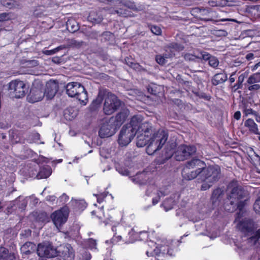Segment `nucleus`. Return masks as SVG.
<instances>
[{
    "label": "nucleus",
    "instance_id": "26",
    "mask_svg": "<svg viewBox=\"0 0 260 260\" xmlns=\"http://www.w3.org/2000/svg\"><path fill=\"white\" fill-rule=\"evenodd\" d=\"M244 125L248 128L250 132L255 135H260L257 125L253 119L248 118L245 121Z\"/></svg>",
    "mask_w": 260,
    "mask_h": 260
},
{
    "label": "nucleus",
    "instance_id": "16",
    "mask_svg": "<svg viewBox=\"0 0 260 260\" xmlns=\"http://www.w3.org/2000/svg\"><path fill=\"white\" fill-rule=\"evenodd\" d=\"M103 110L106 115H111L114 113V94L111 93L105 99Z\"/></svg>",
    "mask_w": 260,
    "mask_h": 260
},
{
    "label": "nucleus",
    "instance_id": "61",
    "mask_svg": "<svg viewBox=\"0 0 260 260\" xmlns=\"http://www.w3.org/2000/svg\"><path fill=\"white\" fill-rule=\"evenodd\" d=\"M259 67H260V61L256 63L252 68L253 71L256 70Z\"/></svg>",
    "mask_w": 260,
    "mask_h": 260
},
{
    "label": "nucleus",
    "instance_id": "37",
    "mask_svg": "<svg viewBox=\"0 0 260 260\" xmlns=\"http://www.w3.org/2000/svg\"><path fill=\"white\" fill-rule=\"evenodd\" d=\"M211 57L212 56L209 53L206 52H201L197 54V58L209 61Z\"/></svg>",
    "mask_w": 260,
    "mask_h": 260
},
{
    "label": "nucleus",
    "instance_id": "42",
    "mask_svg": "<svg viewBox=\"0 0 260 260\" xmlns=\"http://www.w3.org/2000/svg\"><path fill=\"white\" fill-rule=\"evenodd\" d=\"M197 54L194 53V54H192L191 53H186L184 55V58L186 60H194L196 58H197Z\"/></svg>",
    "mask_w": 260,
    "mask_h": 260
},
{
    "label": "nucleus",
    "instance_id": "1",
    "mask_svg": "<svg viewBox=\"0 0 260 260\" xmlns=\"http://www.w3.org/2000/svg\"><path fill=\"white\" fill-rule=\"evenodd\" d=\"M137 133V146L143 147L148 144L146 152L149 155L161 148L168 138L164 132L156 131L149 122H145Z\"/></svg>",
    "mask_w": 260,
    "mask_h": 260
},
{
    "label": "nucleus",
    "instance_id": "3",
    "mask_svg": "<svg viewBox=\"0 0 260 260\" xmlns=\"http://www.w3.org/2000/svg\"><path fill=\"white\" fill-rule=\"evenodd\" d=\"M221 177V169L218 165L205 167L202 169V173L200 178L203 183L201 186L202 190L209 189L215 183L218 181Z\"/></svg>",
    "mask_w": 260,
    "mask_h": 260
},
{
    "label": "nucleus",
    "instance_id": "25",
    "mask_svg": "<svg viewBox=\"0 0 260 260\" xmlns=\"http://www.w3.org/2000/svg\"><path fill=\"white\" fill-rule=\"evenodd\" d=\"M88 20L93 23H100L103 21V18L101 13L91 11L88 15Z\"/></svg>",
    "mask_w": 260,
    "mask_h": 260
},
{
    "label": "nucleus",
    "instance_id": "38",
    "mask_svg": "<svg viewBox=\"0 0 260 260\" xmlns=\"http://www.w3.org/2000/svg\"><path fill=\"white\" fill-rule=\"evenodd\" d=\"M108 194V192L104 191L99 194H94V196L96 197L97 202L100 204L104 201V199L107 196Z\"/></svg>",
    "mask_w": 260,
    "mask_h": 260
},
{
    "label": "nucleus",
    "instance_id": "5",
    "mask_svg": "<svg viewBox=\"0 0 260 260\" xmlns=\"http://www.w3.org/2000/svg\"><path fill=\"white\" fill-rule=\"evenodd\" d=\"M69 214L70 209L67 205H65L51 214L52 221L57 229H60L67 222Z\"/></svg>",
    "mask_w": 260,
    "mask_h": 260
},
{
    "label": "nucleus",
    "instance_id": "47",
    "mask_svg": "<svg viewBox=\"0 0 260 260\" xmlns=\"http://www.w3.org/2000/svg\"><path fill=\"white\" fill-rule=\"evenodd\" d=\"M25 63V66L28 68L36 67L38 64V61L35 60L26 61Z\"/></svg>",
    "mask_w": 260,
    "mask_h": 260
},
{
    "label": "nucleus",
    "instance_id": "64",
    "mask_svg": "<svg viewBox=\"0 0 260 260\" xmlns=\"http://www.w3.org/2000/svg\"><path fill=\"white\" fill-rule=\"evenodd\" d=\"M244 79V76L243 75H241L238 78V81H243Z\"/></svg>",
    "mask_w": 260,
    "mask_h": 260
},
{
    "label": "nucleus",
    "instance_id": "10",
    "mask_svg": "<svg viewBox=\"0 0 260 260\" xmlns=\"http://www.w3.org/2000/svg\"><path fill=\"white\" fill-rule=\"evenodd\" d=\"M118 107H121V109L116 113L115 117V125L120 126L125 120L129 114L128 109L124 107V104L121 102L117 98L115 97V111H116Z\"/></svg>",
    "mask_w": 260,
    "mask_h": 260
},
{
    "label": "nucleus",
    "instance_id": "21",
    "mask_svg": "<svg viewBox=\"0 0 260 260\" xmlns=\"http://www.w3.org/2000/svg\"><path fill=\"white\" fill-rule=\"evenodd\" d=\"M202 173V170L196 169L194 171L188 172L186 169H184L182 173L183 178L188 180L194 179Z\"/></svg>",
    "mask_w": 260,
    "mask_h": 260
},
{
    "label": "nucleus",
    "instance_id": "8",
    "mask_svg": "<svg viewBox=\"0 0 260 260\" xmlns=\"http://www.w3.org/2000/svg\"><path fill=\"white\" fill-rule=\"evenodd\" d=\"M44 97L42 85L39 82H32V85L27 95V101L35 103L41 101Z\"/></svg>",
    "mask_w": 260,
    "mask_h": 260
},
{
    "label": "nucleus",
    "instance_id": "62",
    "mask_svg": "<svg viewBox=\"0 0 260 260\" xmlns=\"http://www.w3.org/2000/svg\"><path fill=\"white\" fill-rule=\"evenodd\" d=\"M25 235H31V231L30 230H24Z\"/></svg>",
    "mask_w": 260,
    "mask_h": 260
},
{
    "label": "nucleus",
    "instance_id": "23",
    "mask_svg": "<svg viewBox=\"0 0 260 260\" xmlns=\"http://www.w3.org/2000/svg\"><path fill=\"white\" fill-rule=\"evenodd\" d=\"M52 173L51 168L49 166L42 167L37 175L38 179H46L49 177Z\"/></svg>",
    "mask_w": 260,
    "mask_h": 260
},
{
    "label": "nucleus",
    "instance_id": "41",
    "mask_svg": "<svg viewBox=\"0 0 260 260\" xmlns=\"http://www.w3.org/2000/svg\"><path fill=\"white\" fill-rule=\"evenodd\" d=\"M150 29L151 32L156 35H160L161 33V30L160 28L156 25L150 26Z\"/></svg>",
    "mask_w": 260,
    "mask_h": 260
},
{
    "label": "nucleus",
    "instance_id": "13",
    "mask_svg": "<svg viewBox=\"0 0 260 260\" xmlns=\"http://www.w3.org/2000/svg\"><path fill=\"white\" fill-rule=\"evenodd\" d=\"M243 216V215L237 221L235 220V222H238L237 224V228L238 230L241 232L246 233L250 232L254 229V223L252 220L249 218H245L240 220L239 221V220Z\"/></svg>",
    "mask_w": 260,
    "mask_h": 260
},
{
    "label": "nucleus",
    "instance_id": "57",
    "mask_svg": "<svg viewBox=\"0 0 260 260\" xmlns=\"http://www.w3.org/2000/svg\"><path fill=\"white\" fill-rule=\"evenodd\" d=\"M119 173L123 175L127 176L129 175V172L126 169H120L118 170Z\"/></svg>",
    "mask_w": 260,
    "mask_h": 260
},
{
    "label": "nucleus",
    "instance_id": "44",
    "mask_svg": "<svg viewBox=\"0 0 260 260\" xmlns=\"http://www.w3.org/2000/svg\"><path fill=\"white\" fill-rule=\"evenodd\" d=\"M69 200V197L64 193L59 198V202L61 205L64 204Z\"/></svg>",
    "mask_w": 260,
    "mask_h": 260
},
{
    "label": "nucleus",
    "instance_id": "19",
    "mask_svg": "<svg viewBox=\"0 0 260 260\" xmlns=\"http://www.w3.org/2000/svg\"><path fill=\"white\" fill-rule=\"evenodd\" d=\"M16 253L9 252L7 248L3 246L0 247V260H16Z\"/></svg>",
    "mask_w": 260,
    "mask_h": 260
},
{
    "label": "nucleus",
    "instance_id": "14",
    "mask_svg": "<svg viewBox=\"0 0 260 260\" xmlns=\"http://www.w3.org/2000/svg\"><path fill=\"white\" fill-rule=\"evenodd\" d=\"M156 244L153 243V242H149V244H148L149 246H150L151 247H155V249L153 250H148L146 251V254L148 256H158L160 254H168L170 256L172 255L171 253H170V250L167 246H161L159 247L157 246H155Z\"/></svg>",
    "mask_w": 260,
    "mask_h": 260
},
{
    "label": "nucleus",
    "instance_id": "27",
    "mask_svg": "<svg viewBox=\"0 0 260 260\" xmlns=\"http://www.w3.org/2000/svg\"><path fill=\"white\" fill-rule=\"evenodd\" d=\"M223 191L219 188H217L214 189L212 192L211 200L212 201L213 205L215 207L218 206L219 203L220 197L222 195Z\"/></svg>",
    "mask_w": 260,
    "mask_h": 260
},
{
    "label": "nucleus",
    "instance_id": "30",
    "mask_svg": "<svg viewBox=\"0 0 260 260\" xmlns=\"http://www.w3.org/2000/svg\"><path fill=\"white\" fill-rule=\"evenodd\" d=\"M104 98L102 96L100 95V93H99V95L96 97L95 99H94L91 104L90 105L89 109L91 111H94L98 110V109L100 107Z\"/></svg>",
    "mask_w": 260,
    "mask_h": 260
},
{
    "label": "nucleus",
    "instance_id": "6",
    "mask_svg": "<svg viewBox=\"0 0 260 260\" xmlns=\"http://www.w3.org/2000/svg\"><path fill=\"white\" fill-rule=\"evenodd\" d=\"M57 249L55 247L52 243L44 241L39 243L37 248L38 255L41 257L52 258L57 256Z\"/></svg>",
    "mask_w": 260,
    "mask_h": 260
},
{
    "label": "nucleus",
    "instance_id": "59",
    "mask_svg": "<svg viewBox=\"0 0 260 260\" xmlns=\"http://www.w3.org/2000/svg\"><path fill=\"white\" fill-rule=\"evenodd\" d=\"M245 57L248 60H251L254 58V54L252 53H248Z\"/></svg>",
    "mask_w": 260,
    "mask_h": 260
},
{
    "label": "nucleus",
    "instance_id": "56",
    "mask_svg": "<svg viewBox=\"0 0 260 260\" xmlns=\"http://www.w3.org/2000/svg\"><path fill=\"white\" fill-rule=\"evenodd\" d=\"M260 86L258 84H254L250 85L248 87V89L250 90H257L259 88Z\"/></svg>",
    "mask_w": 260,
    "mask_h": 260
},
{
    "label": "nucleus",
    "instance_id": "55",
    "mask_svg": "<svg viewBox=\"0 0 260 260\" xmlns=\"http://www.w3.org/2000/svg\"><path fill=\"white\" fill-rule=\"evenodd\" d=\"M157 194L158 195H157V197H156L155 198H153V199H152V204L154 205L156 204L158 202L159 200L160 199V196L159 194V193L158 192Z\"/></svg>",
    "mask_w": 260,
    "mask_h": 260
},
{
    "label": "nucleus",
    "instance_id": "50",
    "mask_svg": "<svg viewBox=\"0 0 260 260\" xmlns=\"http://www.w3.org/2000/svg\"><path fill=\"white\" fill-rule=\"evenodd\" d=\"M156 61L160 64H163L165 63V59L160 55H157L156 56Z\"/></svg>",
    "mask_w": 260,
    "mask_h": 260
},
{
    "label": "nucleus",
    "instance_id": "4",
    "mask_svg": "<svg viewBox=\"0 0 260 260\" xmlns=\"http://www.w3.org/2000/svg\"><path fill=\"white\" fill-rule=\"evenodd\" d=\"M67 94L72 98H76L81 104L86 105L87 101V92L80 82H68L65 86Z\"/></svg>",
    "mask_w": 260,
    "mask_h": 260
},
{
    "label": "nucleus",
    "instance_id": "46",
    "mask_svg": "<svg viewBox=\"0 0 260 260\" xmlns=\"http://www.w3.org/2000/svg\"><path fill=\"white\" fill-rule=\"evenodd\" d=\"M253 209L256 212H260V198L256 200L253 205Z\"/></svg>",
    "mask_w": 260,
    "mask_h": 260
},
{
    "label": "nucleus",
    "instance_id": "54",
    "mask_svg": "<svg viewBox=\"0 0 260 260\" xmlns=\"http://www.w3.org/2000/svg\"><path fill=\"white\" fill-rule=\"evenodd\" d=\"M216 35L218 36H226L228 35V32L224 30H216Z\"/></svg>",
    "mask_w": 260,
    "mask_h": 260
},
{
    "label": "nucleus",
    "instance_id": "12",
    "mask_svg": "<svg viewBox=\"0 0 260 260\" xmlns=\"http://www.w3.org/2000/svg\"><path fill=\"white\" fill-rule=\"evenodd\" d=\"M9 88L14 90V96L17 99L24 97L28 90V87L24 82H9Z\"/></svg>",
    "mask_w": 260,
    "mask_h": 260
},
{
    "label": "nucleus",
    "instance_id": "28",
    "mask_svg": "<svg viewBox=\"0 0 260 260\" xmlns=\"http://www.w3.org/2000/svg\"><path fill=\"white\" fill-rule=\"evenodd\" d=\"M67 29L71 32L77 31L79 26L77 22L74 18H70L66 22Z\"/></svg>",
    "mask_w": 260,
    "mask_h": 260
},
{
    "label": "nucleus",
    "instance_id": "9",
    "mask_svg": "<svg viewBox=\"0 0 260 260\" xmlns=\"http://www.w3.org/2000/svg\"><path fill=\"white\" fill-rule=\"evenodd\" d=\"M133 129V128L128 127L125 125L122 127L117 140L119 145L125 146L132 141L136 134Z\"/></svg>",
    "mask_w": 260,
    "mask_h": 260
},
{
    "label": "nucleus",
    "instance_id": "63",
    "mask_svg": "<svg viewBox=\"0 0 260 260\" xmlns=\"http://www.w3.org/2000/svg\"><path fill=\"white\" fill-rule=\"evenodd\" d=\"M255 119L258 122H260V115H259L257 113H256V115H255Z\"/></svg>",
    "mask_w": 260,
    "mask_h": 260
},
{
    "label": "nucleus",
    "instance_id": "15",
    "mask_svg": "<svg viewBox=\"0 0 260 260\" xmlns=\"http://www.w3.org/2000/svg\"><path fill=\"white\" fill-rule=\"evenodd\" d=\"M46 86L43 91L44 96L48 100L54 98L59 88V82H46Z\"/></svg>",
    "mask_w": 260,
    "mask_h": 260
},
{
    "label": "nucleus",
    "instance_id": "39",
    "mask_svg": "<svg viewBox=\"0 0 260 260\" xmlns=\"http://www.w3.org/2000/svg\"><path fill=\"white\" fill-rule=\"evenodd\" d=\"M209 64L213 68L217 67L219 64V61L218 59L215 57L212 56L211 57H210L209 60L208 61Z\"/></svg>",
    "mask_w": 260,
    "mask_h": 260
},
{
    "label": "nucleus",
    "instance_id": "20",
    "mask_svg": "<svg viewBox=\"0 0 260 260\" xmlns=\"http://www.w3.org/2000/svg\"><path fill=\"white\" fill-rule=\"evenodd\" d=\"M36 244L31 242H25L20 248L21 252L23 254L29 255L37 250Z\"/></svg>",
    "mask_w": 260,
    "mask_h": 260
},
{
    "label": "nucleus",
    "instance_id": "51",
    "mask_svg": "<svg viewBox=\"0 0 260 260\" xmlns=\"http://www.w3.org/2000/svg\"><path fill=\"white\" fill-rule=\"evenodd\" d=\"M170 47L175 49L176 50H183V47L180 46L179 45L176 43H172L170 45Z\"/></svg>",
    "mask_w": 260,
    "mask_h": 260
},
{
    "label": "nucleus",
    "instance_id": "58",
    "mask_svg": "<svg viewBox=\"0 0 260 260\" xmlns=\"http://www.w3.org/2000/svg\"><path fill=\"white\" fill-rule=\"evenodd\" d=\"M234 117L237 120H239L241 117V113L240 111H237L234 113Z\"/></svg>",
    "mask_w": 260,
    "mask_h": 260
},
{
    "label": "nucleus",
    "instance_id": "32",
    "mask_svg": "<svg viewBox=\"0 0 260 260\" xmlns=\"http://www.w3.org/2000/svg\"><path fill=\"white\" fill-rule=\"evenodd\" d=\"M176 202L175 200L172 198L167 199L162 204V206L164 207L166 211H168L169 210L173 208L174 205L175 204Z\"/></svg>",
    "mask_w": 260,
    "mask_h": 260
},
{
    "label": "nucleus",
    "instance_id": "45",
    "mask_svg": "<svg viewBox=\"0 0 260 260\" xmlns=\"http://www.w3.org/2000/svg\"><path fill=\"white\" fill-rule=\"evenodd\" d=\"M243 113L246 116H247L249 115L255 116L257 112L253 110L251 108H245Z\"/></svg>",
    "mask_w": 260,
    "mask_h": 260
},
{
    "label": "nucleus",
    "instance_id": "60",
    "mask_svg": "<svg viewBox=\"0 0 260 260\" xmlns=\"http://www.w3.org/2000/svg\"><path fill=\"white\" fill-rule=\"evenodd\" d=\"M58 50H59V47H57L53 50H47V52H49V53H48V55H50V54H52V53H55Z\"/></svg>",
    "mask_w": 260,
    "mask_h": 260
},
{
    "label": "nucleus",
    "instance_id": "24",
    "mask_svg": "<svg viewBox=\"0 0 260 260\" xmlns=\"http://www.w3.org/2000/svg\"><path fill=\"white\" fill-rule=\"evenodd\" d=\"M73 209L76 211H83L87 206V204L84 200H75L72 203Z\"/></svg>",
    "mask_w": 260,
    "mask_h": 260
},
{
    "label": "nucleus",
    "instance_id": "48",
    "mask_svg": "<svg viewBox=\"0 0 260 260\" xmlns=\"http://www.w3.org/2000/svg\"><path fill=\"white\" fill-rule=\"evenodd\" d=\"M130 67L137 71H140L142 70H143L142 67L140 64L135 62H134L133 64Z\"/></svg>",
    "mask_w": 260,
    "mask_h": 260
},
{
    "label": "nucleus",
    "instance_id": "22",
    "mask_svg": "<svg viewBox=\"0 0 260 260\" xmlns=\"http://www.w3.org/2000/svg\"><path fill=\"white\" fill-rule=\"evenodd\" d=\"M205 166L204 161L199 159H192L187 162L186 168V169L196 168V169L202 170Z\"/></svg>",
    "mask_w": 260,
    "mask_h": 260
},
{
    "label": "nucleus",
    "instance_id": "29",
    "mask_svg": "<svg viewBox=\"0 0 260 260\" xmlns=\"http://www.w3.org/2000/svg\"><path fill=\"white\" fill-rule=\"evenodd\" d=\"M148 177L147 173L145 172L137 173L136 175L133 179V181H135L140 184H145L146 183Z\"/></svg>",
    "mask_w": 260,
    "mask_h": 260
},
{
    "label": "nucleus",
    "instance_id": "33",
    "mask_svg": "<svg viewBox=\"0 0 260 260\" xmlns=\"http://www.w3.org/2000/svg\"><path fill=\"white\" fill-rule=\"evenodd\" d=\"M260 240V229L255 232L254 235L248 239V242L255 245L259 243Z\"/></svg>",
    "mask_w": 260,
    "mask_h": 260
},
{
    "label": "nucleus",
    "instance_id": "52",
    "mask_svg": "<svg viewBox=\"0 0 260 260\" xmlns=\"http://www.w3.org/2000/svg\"><path fill=\"white\" fill-rule=\"evenodd\" d=\"M198 95L199 98L204 99L207 101H209L210 99V96L204 93H198Z\"/></svg>",
    "mask_w": 260,
    "mask_h": 260
},
{
    "label": "nucleus",
    "instance_id": "18",
    "mask_svg": "<svg viewBox=\"0 0 260 260\" xmlns=\"http://www.w3.org/2000/svg\"><path fill=\"white\" fill-rule=\"evenodd\" d=\"M115 6L119 7L115 10V13H116L119 16L127 17L130 15L127 6L122 2V0H115Z\"/></svg>",
    "mask_w": 260,
    "mask_h": 260
},
{
    "label": "nucleus",
    "instance_id": "34",
    "mask_svg": "<svg viewBox=\"0 0 260 260\" xmlns=\"http://www.w3.org/2000/svg\"><path fill=\"white\" fill-rule=\"evenodd\" d=\"M1 4L8 9H13L16 7V2L14 0H1Z\"/></svg>",
    "mask_w": 260,
    "mask_h": 260
},
{
    "label": "nucleus",
    "instance_id": "31",
    "mask_svg": "<svg viewBox=\"0 0 260 260\" xmlns=\"http://www.w3.org/2000/svg\"><path fill=\"white\" fill-rule=\"evenodd\" d=\"M99 136L102 138H108L112 136L113 134L108 125H103L99 132Z\"/></svg>",
    "mask_w": 260,
    "mask_h": 260
},
{
    "label": "nucleus",
    "instance_id": "17",
    "mask_svg": "<svg viewBox=\"0 0 260 260\" xmlns=\"http://www.w3.org/2000/svg\"><path fill=\"white\" fill-rule=\"evenodd\" d=\"M143 118L141 115H135L134 116L128 124H125L127 127H131L133 128V131H134L136 134L137 132H139V128L145 123L147 122V121L143 122Z\"/></svg>",
    "mask_w": 260,
    "mask_h": 260
},
{
    "label": "nucleus",
    "instance_id": "11",
    "mask_svg": "<svg viewBox=\"0 0 260 260\" xmlns=\"http://www.w3.org/2000/svg\"><path fill=\"white\" fill-rule=\"evenodd\" d=\"M57 256L63 260H74L75 251L71 244L66 243L61 245L58 248Z\"/></svg>",
    "mask_w": 260,
    "mask_h": 260
},
{
    "label": "nucleus",
    "instance_id": "7",
    "mask_svg": "<svg viewBox=\"0 0 260 260\" xmlns=\"http://www.w3.org/2000/svg\"><path fill=\"white\" fill-rule=\"evenodd\" d=\"M196 151L197 148L194 146L182 144L175 152V158L178 161H183L194 154Z\"/></svg>",
    "mask_w": 260,
    "mask_h": 260
},
{
    "label": "nucleus",
    "instance_id": "35",
    "mask_svg": "<svg viewBox=\"0 0 260 260\" xmlns=\"http://www.w3.org/2000/svg\"><path fill=\"white\" fill-rule=\"evenodd\" d=\"M111 149L102 147L100 149V155L105 158H111Z\"/></svg>",
    "mask_w": 260,
    "mask_h": 260
},
{
    "label": "nucleus",
    "instance_id": "53",
    "mask_svg": "<svg viewBox=\"0 0 260 260\" xmlns=\"http://www.w3.org/2000/svg\"><path fill=\"white\" fill-rule=\"evenodd\" d=\"M70 110L68 109H66L64 111V115L66 119H68L70 120H71L72 118H74V116H71L70 117H68L67 115H69Z\"/></svg>",
    "mask_w": 260,
    "mask_h": 260
},
{
    "label": "nucleus",
    "instance_id": "40",
    "mask_svg": "<svg viewBox=\"0 0 260 260\" xmlns=\"http://www.w3.org/2000/svg\"><path fill=\"white\" fill-rule=\"evenodd\" d=\"M11 19L10 13L4 12L0 14V22L9 21Z\"/></svg>",
    "mask_w": 260,
    "mask_h": 260
},
{
    "label": "nucleus",
    "instance_id": "36",
    "mask_svg": "<svg viewBox=\"0 0 260 260\" xmlns=\"http://www.w3.org/2000/svg\"><path fill=\"white\" fill-rule=\"evenodd\" d=\"M226 75L224 73H220L214 75L213 81H226Z\"/></svg>",
    "mask_w": 260,
    "mask_h": 260
},
{
    "label": "nucleus",
    "instance_id": "2",
    "mask_svg": "<svg viewBox=\"0 0 260 260\" xmlns=\"http://www.w3.org/2000/svg\"><path fill=\"white\" fill-rule=\"evenodd\" d=\"M228 188L230 191L224 207L225 210L231 212L237 209H239V212L236 214V216L237 221L243 214L242 210L248 199V193L235 180H233L229 183Z\"/></svg>",
    "mask_w": 260,
    "mask_h": 260
},
{
    "label": "nucleus",
    "instance_id": "49",
    "mask_svg": "<svg viewBox=\"0 0 260 260\" xmlns=\"http://www.w3.org/2000/svg\"><path fill=\"white\" fill-rule=\"evenodd\" d=\"M125 61L127 66L131 67L133 64L134 62H135V60L132 57H127L125 58Z\"/></svg>",
    "mask_w": 260,
    "mask_h": 260
},
{
    "label": "nucleus",
    "instance_id": "43",
    "mask_svg": "<svg viewBox=\"0 0 260 260\" xmlns=\"http://www.w3.org/2000/svg\"><path fill=\"white\" fill-rule=\"evenodd\" d=\"M260 81V73H256L251 75L248 79V81Z\"/></svg>",
    "mask_w": 260,
    "mask_h": 260
}]
</instances>
